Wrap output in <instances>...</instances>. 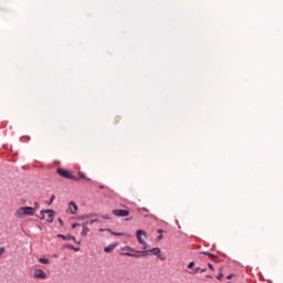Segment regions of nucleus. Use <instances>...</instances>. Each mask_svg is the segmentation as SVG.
<instances>
[{"instance_id":"1","label":"nucleus","mask_w":283,"mask_h":283,"mask_svg":"<svg viewBox=\"0 0 283 283\" xmlns=\"http://www.w3.org/2000/svg\"><path fill=\"white\" fill-rule=\"evenodd\" d=\"M14 216L23 220L27 216H34V209H32V207H21L14 212Z\"/></svg>"},{"instance_id":"2","label":"nucleus","mask_w":283,"mask_h":283,"mask_svg":"<svg viewBox=\"0 0 283 283\" xmlns=\"http://www.w3.org/2000/svg\"><path fill=\"white\" fill-rule=\"evenodd\" d=\"M122 255H128V258H142V251H136L132 247L122 248Z\"/></svg>"},{"instance_id":"3","label":"nucleus","mask_w":283,"mask_h":283,"mask_svg":"<svg viewBox=\"0 0 283 283\" xmlns=\"http://www.w3.org/2000/svg\"><path fill=\"white\" fill-rule=\"evenodd\" d=\"M56 174L62 178H66V180H78V177L74 176L72 171L64 168H57Z\"/></svg>"},{"instance_id":"4","label":"nucleus","mask_w":283,"mask_h":283,"mask_svg":"<svg viewBox=\"0 0 283 283\" xmlns=\"http://www.w3.org/2000/svg\"><path fill=\"white\" fill-rule=\"evenodd\" d=\"M143 235H144L145 238H147V232H146L145 230H137V232H136V238H137L139 244H143V245H144V247H143L144 251H147L148 245H147V242H145Z\"/></svg>"},{"instance_id":"5","label":"nucleus","mask_w":283,"mask_h":283,"mask_svg":"<svg viewBox=\"0 0 283 283\" xmlns=\"http://www.w3.org/2000/svg\"><path fill=\"white\" fill-rule=\"evenodd\" d=\"M45 213L48 214L46 221L50 223L54 222V210H42L40 212V220H45Z\"/></svg>"},{"instance_id":"6","label":"nucleus","mask_w":283,"mask_h":283,"mask_svg":"<svg viewBox=\"0 0 283 283\" xmlns=\"http://www.w3.org/2000/svg\"><path fill=\"white\" fill-rule=\"evenodd\" d=\"M33 277L34 280H48V273L41 269H35L33 271Z\"/></svg>"},{"instance_id":"7","label":"nucleus","mask_w":283,"mask_h":283,"mask_svg":"<svg viewBox=\"0 0 283 283\" xmlns=\"http://www.w3.org/2000/svg\"><path fill=\"white\" fill-rule=\"evenodd\" d=\"M149 253H153V255H160V248H153L151 250L142 251L140 256L145 258L146 255H149Z\"/></svg>"},{"instance_id":"8","label":"nucleus","mask_w":283,"mask_h":283,"mask_svg":"<svg viewBox=\"0 0 283 283\" xmlns=\"http://www.w3.org/2000/svg\"><path fill=\"white\" fill-rule=\"evenodd\" d=\"M113 216H116L117 218H127V216H129V210L116 209L113 210Z\"/></svg>"},{"instance_id":"9","label":"nucleus","mask_w":283,"mask_h":283,"mask_svg":"<svg viewBox=\"0 0 283 283\" xmlns=\"http://www.w3.org/2000/svg\"><path fill=\"white\" fill-rule=\"evenodd\" d=\"M76 211H78V207L76 206V203L70 202L69 203V212L72 213V216H74V213H76Z\"/></svg>"},{"instance_id":"10","label":"nucleus","mask_w":283,"mask_h":283,"mask_svg":"<svg viewBox=\"0 0 283 283\" xmlns=\"http://www.w3.org/2000/svg\"><path fill=\"white\" fill-rule=\"evenodd\" d=\"M59 238H62L63 240H73V242H76V238L75 237H72L70 234H66V235H63V234H60L57 235Z\"/></svg>"},{"instance_id":"11","label":"nucleus","mask_w":283,"mask_h":283,"mask_svg":"<svg viewBox=\"0 0 283 283\" xmlns=\"http://www.w3.org/2000/svg\"><path fill=\"white\" fill-rule=\"evenodd\" d=\"M116 249V244H109L104 248L105 253H112V251Z\"/></svg>"},{"instance_id":"12","label":"nucleus","mask_w":283,"mask_h":283,"mask_svg":"<svg viewBox=\"0 0 283 283\" xmlns=\"http://www.w3.org/2000/svg\"><path fill=\"white\" fill-rule=\"evenodd\" d=\"M83 229L81 232V235H87V233H90V228H87L85 224H82Z\"/></svg>"},{"instance_id":"13","label":"nucleus","mask_w":283,"mask_h":283,"mask_svg":"<svg viewBox=\"0 0 283 283\" xmlns=\"http://www.w3.org/2000/svg\"><path fill=\"white\" fill-rule=\"evenodd\" d=\"M39 263H40V264H50V259L40 258V259H39Z\"/></svg>"},{"instance_id":"14","label":"nucleus","mask_w":283,"mask_h":283,"mask_svg":"<svg viewBox=\"0 0 283 283\" xmlns=\"http://www.w3.org/2000/svg\"><path fill=\"white\" fill-rule=\"evenodd\" d=\"M203 255H208L209 258H211L212 260H218V256H216V254H211L209 252H202Z\"/></svg>"},{"instance_id":"15","label":"nucleus","mask_w":283,"mask_h":283,"mask_svg":"<svg viewBox=\"0 0 283 283\" xmlns=\"http://www.w3.org/2000/svg\"><path fill=\"white\" fill-rule=\"evenodd\" d=\"M78 176L82 180H87L88 182H90V180H92V179L87 178V176H85L84 172H78Z\"/></svg>"},{"instance_id":"16","label":"nucleus","mask_w":283,"mask_h":283,"mask_svg":"<svg viewBox=\"0 0 283 283\" xmlns=\"http://www.w3.org/2000/svg\"><path fill=\"white\" fill-rule=\"evenodd\" d=\"M94 222H97V219H92V220H86L84 223L82 224H85V227H87V224H94Z\"/></svg>"},{"instance_id":"17","label":"nucleus","mask_w":283,"mask_h":283,"mask_svg":"<svg viewBox=\"0 0 283 283\" xmlns=\"http://www.w3.org/2000/svg\"><path fill=\"white\" fill-rule=\"evenodd\" d=\"M32 209H34V213H36L40 209L39 202H34V207Z\"/></svg>"},{"instance_id":"18","label":"nucleus","mask_w":283,"mask_h":283,"mask_svg":"<svg viewBox=\"0 0 283 283\" xmlns=\"http://www.w3.org/2000/svg\"><path fill=\"white\" fill-rule=\"evenodd\" d=\"M146 218H151L153 220H158V217H156V214H148V216H146Z\"/></svg>"},{"instance_id":"19","label":"nucleus","mask_w":283,"mask_h":283,"mask_svg":"<svg viewBox=\"0 0 283 283\" xmlns=\"http://www.w3.org/2000/svg\"><path fill=\"white\" fill-rule=\"evenodd\" d=\"M4 253H6V248L0 247V258H1V255H3Z\"/></svg>"},{"instance_id":"20","label":"nucleus","mask_w":283,"mask_h":283,"mask_svg":"<svg viewBox=\"0 0 283 283\" xmlns=\"http://www.w3.org/2000/svg\"><path fill=\"white\" fill-rule=\"evenodd\" d=\"M54 200H56V197L53 195V196L51 197V199H50L49 205H52V203L54 202Z\"/></svg>"},{"instance_id":"21","label":"nucleus","mask_w":283,"mask_h":283,"mask_svg":"<svg viewBox=\"0 0 283 283\" xmlns=\"http://www.w3.org/2000/svg\"><path fill=\"white\" fill-rule=\"evenodd\" d=\"M113 235H124L123 232H111Z\"/></svg>"},{"instance_id":"22","label":"nucleus","mask_w":283,"mask_h":283,"mask_svg":"<svg viewBox=\"0 0 283 283\" xmlns=\"http://www.w3.org/2000/svg\"><path fill=\"white\" fill-rule=\"evenodd\" d=\"M193 266H195L193 261L188 264V269H193Z\"/></svg>"},{"instance_id":"23","label":"nucleus","mask_w":283,"mask_h":283,"mask_svg":"<svg viewBox=\"0 0 283 283\" xmlns=\"http://www.w3.org/2000/svg\"><path fill=\"white\" fill-rule=\"evenodd\" d=\"M208 269H210V271H214V269H213V264L208 263Z\"/></svg>"},{"instance_id":"24","label":"nucleus","mask_w":283,"mask_h":283,"mask_svg":"<svg viewBox=\"0 0 283 283\" xmlns=\"http://www.w3.org/2000/svg\"><path fill=\"white\" fill-rule=\"evenodd\" d=\"M222 277H224V274L219 273V275L217 276V280H222Z\"/></svg>"},{"instance_id":"25","label":"nucleus","mask_w":283,"mask_h":283,"mask_svg":"<svg viewBox=\"0 0 283 283\" xmlns=\"http://www.w3.org/2000/svg\"><path fill=\"white\" fill-rule=\"evenodd\" d=\"M76 227H81V224L80 223H73L72 224V229H76Z\"/></svg>"},{"instance_id":"26","label":"nucleus","mask_w":283,"mask_h":283,"mask_svg":"<svg viewBox=\"0 0 283 283\" xmlns=\"http://www.w3.org/2000/svg\"><path fill=\"white\" fill-rule=\"evenodd\" d=\"M101 232L103 231H108L109 233H112V230L111 229H99Z\"/></svg>"},{"instance_id":"27","label":"nucleus","mask_w":283,"mask_h":283,"mask_svg":"<svg viewBox=\"0 0 283 283\" xmlns=\"http://www.w3.org/2000/svg\"><path fill=\"white\" fill-rule=\"evenodd\" d=\"M69 249H72L73 251H78V249L74 248V245H69Z\"/></svg>"},{"instance_id":"28","label":"nucleus","mask_w":283,"mask_h":283,"mask_svg":"<svg viewBox=\"0 0 283 283\" xmlns=\"http://www.w3.org/2000/svg\"><path fill=\"white\" fill-rule=\"evenodd\" d=\"M157 240H158V242H160V240H163V234H159V235L157 237Z\"/></svg>"},{"instance_id":"29","label":"nucleus","mask_w":283,"mask_h":283,"mask_svg":"<svg viewBox=\"0 0 283 283\" xmlns=\"http://www.w3.org/2000/svg\"><path fill=\"white\" fill-rule=\"evenodd\" d=\"M104 220H109L108 216H103Z\"/></svg>"},{"instance_id":"30","label":"nucleus","mask_w":283,"mask_h":283,"mask_svg":"<svg viewBox=\"0 0 283 283\" xmlns=\"http://www.w3.org/2000/svg\"><path fill=\"white\" fill-rule=\"evenodd\" d=\"M227 277L228 280H231V277H233V274H229Z\"/></svg>"},{"instance_id":"31","label":"nucleus","mask_w":283,"mask_h":283,"mask_svg":"<svg viewBox=\"0 0 283 283\" xmlns=\"http://www.w3.org/2000/svg\"><path fill=\"white\" fill-rule=\"evenodd\" d=\"M198 271H200V268L195 269V273H198Z\"/></svg>"},{"instance_id":"32","label":"nucleus","mask_w":283,"mask_h":283,"mask_svg":"<svg viewBox=\"0 0 283 283\" xmlns=\"http://www.w3.org/2000/svg\"><path fill=\"white\" fill-rule=\"evenodd\" d=\"M59 222H60V224H63V220L62 219H59Z\"/></svg>"},{"instance_id":"33","label":"nucleus","mask_w":283,"mask_h":283,"mask_svg":"<svg viewBox=\"0 0 283 283\" xmlns=\"http://www.w3.org/2000/svg\"><path fill=\"white\" fill-rule=\"evenodd\" d=\"M200 271H201V273H205V271H207V269H201Z\"/></svg>"},{"instance_id":"34","label":"nucleus","mask_w":283,"mask_h":283,"mask_svg":"<svg viewBox=\"0 0 283 283\" xmlns=\"http://www.w3.org/2000/svg\"><path fill=\"white\" fill-rule=\"evenodd\" d=\"M206 277H209L211 280L213 276L212 275H207Z\"/></svg>"},{"instance_id":"35","label":"nucleus","mask_w":283,"mask_h":283,"mask_svg":"<svg viewBox=\"0 0 283 283\" xmlns=\"http://www.w3.org/2000/svg\"><path fill=\"white\" fill-rule=\"evenodd\" d=\"M158 233H163V230L159 229V230H158Z\"/></svg>"},{"instance_id":"36","label":"nucleus","mask_w":283,"mask_h":283,"mask_svg":"<svg viewBox=\"0 0 283 283\" xmlns=\"http://www.w3.org/2000/svg\"><path fill=\"white\" fill-rule=\"evenodd\" d=\"M143 211H149V210H147V209L144 208Z\"/></svg>"},{"instance_id":"37","label":"nucleus","mask_w":283,"mask_h":283,"mask_svg":"<svg viewBox=\"0 0 283 283\" xmlns=\"http://www.w3.org/2000/svg\"><path fill=\"white\" fill-rule=\"evenodd\" d=\"M117 119H116V123H118V117H116Z\"/></svg>"}]
</instances>
